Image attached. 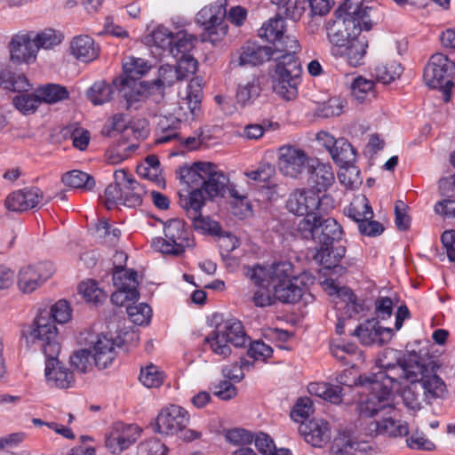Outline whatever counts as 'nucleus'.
<instances>
[{"label":"nucleus","instance_id":"1","mask_svg":"<svg viewBox=\"0 0 455 455\" xmlns=\"http://www.w3.org/2000/svg\"><path fill=\"white\" fill-rule=\"evenodd\" d=\"M47 317H39L37 328L29 330L26 345H37L44 353L45 360L44 375L48 386L61 389L70 388L75 384V376L72 371L61 363L58 356L60 345L58 340V329L49 323Z\"/></svg>","mask_w":455,"mask_h":455},{"label":"nucleus","instance_id":"2","mask_svg":"<svg viewBox=\"0 0 455 455\" xmlns=\"http://www.w3.org/2000/svg\"><path fill=\"white\" fill-rule=\"evenodd\" d=\"M375 10L363 0H345L335 11V19L327 24V37L332 44L333 54L342 50L363 30L369 31L374 23Z\"/></svg>","mask_w":455,"mask_h":455},{"label":"nucleus","instance_id":"3","mask_svg":"<svg viewBox=\"0 0 455 455\" xmlns=\"http://www.w3.org/2000/svg\"><path fill=\"white\" fill-rule=\"evenodd\" d=\"M124 75L114 79L119 96L125 100L127 110L139 109L148 98L149 84L138 81L150 66L141 58L129 57L123 64Z\"/></svg>","mask_w":455,"mask_h":455},{"label":"nucleus","instance_id":"4","mask_svg":"<svg viewBox=\"0 0 455 455\" xmlns=\"http://www.w3.org/2000/svg\"><path fill=\"white\" fill-rule=\"evenodd\" d=\"M291 265L289 262H278L268 267L255 266L248 275L251 280L267 285H272L275 299L283 303H296L303 295V287L294 283L291 279Z\"/></svg>","mask_w":455,"mask_h":455},{"label":"nucleus","instance_id":"5","mask_svg":"<svg viewBox=\"0 0 455 455\" xmlns=\"http://www.w3.org/2000/svg\"><path fill=\"white\" fill-rule=\"evenodd\" d=\"M60 44V38L52 29L40 33L20 32L12 37L9 44L11 60L16 63L34 62L40 49L50 50Z\"/></svg>","mask_w":455,"mask_h":455},{"label":"nucleus","instance_id":"6","mask_svg":"<svg viewBox=\"0 0 455 455\" xmlns=\"http://www.w3.org/2000/svg\"><path fill=\"white\" fill-rule=\"evenodd\" d=\"M276 61L273 78L274 92L286 100H294L300 84L301 66L295 53L275 57Z\"/></svg>","mask_w":455,"mask_h":455},{"label":"nucleus","instance_id":"7","mask_svg":"<svg viewBox=\"0 0 455 455\" xmlns=\"http://www.w3.org/2000/svg\"><path fill=\"white\" fill-rule=\"evenodd\" d=\"M323 214L314 215L313 219H302L297 224V232L301 238L312 240L315 246H331L341 239L343 230L336 220H323Z\"/></svg>","mask_w":455,"mask_h":455},{"label":"nucleus","instance_id":"8","mask_svg":"<svg viewBox=\"0 0 455 455\" xmlns=\"http://www.w3.org/2000/svg\"><path fill=\"white\" fill-rule=\"evenodd\" d=\"M455 76V63L446 55L437 52L431 56L424 68L423 79L427 86L439 89L443 92V100H451L452 78Z\"/></svg>","mask_w":455,"mask_h":455},{"label":"nucleus","instance_id":"9","mask_svg":"<svg viewBox=\"0 0 455 455\" xmlns=\"http://www.w3.org/2000/svg\"><path fill=\"white\" fill-rule=\"evenodd\" d=\"M164 238L156 237L152 241V247L163 254L180 256L186 248L195 245L191 232L180 219H172L164 223Z\"/></svg>","mask_w":455,"mask_h":455},{"label":"nucleus","instance_id":"10","mask_svg":"<svg viewBox=\"0 0 455 455\" xmlns=\"http://www.w3.org/2000/svg\"><path fill=\"white\" fill-rule=\"evenodd\" d=\"M334 201L327 195L320 196L312 189H296L290 194L286 202L287 210L303 219H313L314 215L323 214L333 208Z\"/></svg>","mask_w":455,"mask_h":455},{"label":"nucleus","instance_id":"11","mask_svg":"<svg viewBox=\"0 0 455 455\" xmlns=\"http://www.w3.org/2000/svg\"><path fill=\"white\" fill-rule=\"evenodd\" d=\"M227 4V0H216L197 12L196 22L204 29V41L214 43L228 33V26L224 23Z\"/></svg>","mask_w":455,"mask_h":455},{"label":"nucleus","instance_id":"12","mask_svg":"<svg viewBox=\"0 0 455 455\" xmlns=\"http://www.w3.org/2000/svg\"><path fill=\"white\" fill-rule=\"evenodd\" d=\"M227 4V0H216L197 12L196 22L204 29V41L214 43L228 33V26L224 23Z\"/></svg>","mask_w":455,"mask_h":455},{"label":"nucleus","instance_id":"13","mask_svg":"<svg viewBox=\"0 0 455 455\" xmlns=\"http://www.w3.org/2000/svg\"><path fill=\"white\" fill-rule=\"evenodd\" d=\"M362 385H369L371 393L360 403L359 411L361 416L374 417L379 414L387 416L395 412L390 397L395 389L386 390V384L377 381H367L365 377H361Z\"/></svg>","mask_w":455,"mask_h":455},{"label":"nucleus","instance_id":"14","mask_svg":"<svg viewBox=\"0 0 455 455\" xmlns=\"http://www.w3.org/2000/svg\"><path fill=\"white\" fill-rule=\"evenodd\" d=\"M284 20L278 15L271 18L259 29V36L272 43L282 54L296 53L299 50V44L294 36L284 35Z\"/></svg>","mask_w":455,"mask_h":455},{"label":"nucleus","instance_id":"15","mask_svg":"<svg viewBox=\"0 0 455 455\" xmlns=\"http://www.w3.org/2000/svg\"><path fill=\"white\" fill-rule=\"evenodd\" d=\"M204 204V196L200 189H196L189 195L180 194V205L187 212L188 217L192 220L196 230L213 233L219 228L217 222L204 218L201 213Z\"/></svg>","mask_w":455,"mask_h":455},{"label":"nucleus","instance_id":"16","mask_svg":"<svg viewBox=\"0 0 455 455\" xmlns=\"http://www.w3.org/2000/svg\"><path fill=\"white\" fill-rule=\"evenodd\" d=\"M188 421L189 415L184 408L170 405L158 413L153 429L161 435H172L184 430Z\"/></svg>","mask_w":455,"mask_h":455},{"label":"nucleus","instance_id":"17","mask_svg":"<svg viewBox=\"0 0 455 455\" xmlns=\"http://www.w3.org/2000/svg\"><path fill=\"white\" fill-rule=\"evenodd\" d=\"M53 273L50 263L21 267L17 277V285L23 293H31L40 287Z\"/></svg>","mask_w":455,"mask_h":455},{"label":"nucleus","instance_id":"18","mask_svg":"<svg viewBox=\"0 0 455 455\" xmlns=\"http://www.w3.org/2000/svg\"><path fill=\"white\" fill-rule=\"evenodd\" d=\"M307 164V154L295 147L283 146L278 151V168L280 172L291 178H298Z\"/></svg>","mask_w":455,"mask_h":455},{"label":"nucleus","instance_id":"19","mask_svg":"<svg viewBox=\"0 0 455 455\" xmlns=\"http://www.w3.org/2000/svg\"><path fill=\"white\" fill-rule=\"evenodd\" d=\"M402 353L396 349L386 348L381 355L378 358V364L379 370L377 372H371L368 376H364L367 381H377L387 386H384L386 390L395 389V380L390 379L392 371H396L398 365L403 361Z\"/></svg>","mask_w":455,"mask_h":455},{"label":"nucleus","instance_id":"20","mask_svg":"<svg viewBox=\"0 0 455 455\" xmlns=\"http://www.w3.org/2000/svg\"><path fill=\"white\" fill-rule=\"evenodd\" d=\"M352 335L357 337L364 346L373 344L382 346L392 339L394 331L391 328H383L379 325L378 321L371 319L361 323L353 331Z\"/></svg>","mask_w":455,"mask_h":455},{"label":"nucleus","instance_id":"21","mask_svg":"<svg viewBox=\"0 0 455 455\" xmlns=\"http://www.w3.org/2000/svg\"><path fill=\"white\" fill-rule=\"evenodd\" d=\"M44 200V193L36 187L26 188L11 193L5 206L12 212H25L36 207Z\"/></svg>","mask_w":455,"mask_h":455},{"label":"nucleus","instance_id":"22","mask_svg":"<svg viewBox=\"0 0 455 455\" xmlns=\"http://www.w3.org/2000/svg\"><path fill=\"white\" fill-rule=\"evenodd\" d=\"M282 53L268 45H260L255 42H247L241 48L239 65L258 66L265 61L274 60Z\"/></svg>","mask_w":455,"mask_h":455},{"label":"nucleus","instance_id":"23","mask_svg":"<svg viewBox=\"0 0 455 455\" xmlns=\"http://www.w3.org/2000/svg\"><path fill=\"white\" fill-rule=\"evenodd\" d=\"M299 431L305 441L313 447L322 448L331 437L330 424L323 419H311L299 426Z\"/></svg>","mask_w":455,"mask_h":455},{"label":"nucleus","instance_id":"24","mask_svg":"<svg viewBox=\"0 0 455 455\" xmlns=\"http://www.w3.org/2000/svg\"><path fill=\"white\" fill-rule=\"evenodd\" d=\"M428 373L429 371L425 364L410 355L408 358L403 357L396 371H392L389 373L390 376L387 377L395 380V389H398L403 379L412 383V381H419L422 375Z\"/></svg>","mask_w":455,"mask_h":455},{"label":"nucleus","instance_id":"25","mask_svg":"<svg viewBox=\"0 0 455 455\" xmlns=\"http://www.w3.org/2000/svg\"><path fill=\"white\" fill-rule=\"evenodd\" d=\"M393 413L381 416V420L370 421L366 427V433L370 435H383L393 437L407 435L409 427L406 422L395 420Z\"/></svg>","mask_w":455,"mask_h":455},{"label":"nucleus","instance_id":"26","mask_svg":"<svg viewBox=\"0 0 455 455\" xmlns=\"http://www.w3.org/2000/svg\"><path fill=\"white\" fill-rule=\"evenodd\" d=\"M72 310L68 302L66 299H60L54 305L52 306L50 311L44 309L41 311L36 317L33 324L28 326L22 330V339L27 342V337L25 334L28 333L29 330L37 328V320L39 317H47L50 324H52L56 329L55 323H65L71 318Z\"/></svg>","mask_w":455,"mask_h":455},{"label":"nucleus","instance_id":"27","mask_svg":"<svg viewBox=\"0 0 455 455\" xmlns=\"http://www.w3.org/2000/svg\"><path fill=\"white\" fill-rule=\"evenodd\" d=\"M69 49L75 59L84 63L93 61L100 54V46L87 35L75 36L70 42Z\"/></svg>","mask_w":455,"mask_h":455},{"label":"nucleus","instance_id":"28","mask_svg":"<svg viewBox=\"0 0 455 455\" xmlns=\"http://www.w3.org/2000/svg\"><path fill=\"white\" fill-rule=\"evenodd\" d=\"M210 168V163H195L192 166L180 167L178 172V178L182 184L191 188L188 192L189 195L196 189L202 191L203 183H204V172Z\"/></svg>","mask_w":455,"mask_h":455},{"label":"nucleus","instance_id":"29","mask_svg":"<svg viewBox=\"0 0 455 455\" xmlns=\"http://www.w3.org/2000/svg\"><path fill=\"white\" fill-rule=\"evenodd\" d=\"M92 353L95 365L100 369L107 368L116 355L114 340L105 335L98 336L92 347Z\"/></svg>","mask_w":455,"mask_h":455},{"label":"nucleus","instance_id":"30","mask_svg":"<svg viewBox=\"0 0 455 455\" xmlns=\"http://www.w3.org/2000/svg\"><path fill=\"white\" fill-rule=\"evenodd\" d=\"M180 125V121L176 118H172L171 124H165L164 121L159 124L160 129L162 130V135L158 137L156 141L158 143H166L173 140H178L180 143L184 144L185 148L193 150L196 149L202 143L200 136H188L186 139H182L180 136V132L177 131Z\"/></svg>","mask_w":455,"mask_h":455},{"label":"nucleus","instance_id":"31","mask_svg":"<svg viewBox=\"0 0 455 455\" xmlns=\"http://www.w3.org/2000/svg\"><path fill=\"white\" fill-rule=\"evenodd\" d=\"M216 169L217 167L210 163L209 170L204 172V183L201 188L203 196L205 193L209 197L213 198L222 195L225 191L228 178Z\"/></svg>","mask_w":455,"mask_h":455},{"label":"nucleus","instance_id":"32","mask_svg":"<svg viewBox=\"0 0 455 455\" xmlns=\"http://www.w3.org/2000/svg\"><path fill=\"white\" fill-rule=\"evenodd\" d=\"M334 173L329 164L317 162L312 164L308 182L317 192L325 191L334 181Z\"/></svg>","mask_w":455,"mask_h":455},{"label":"nucleus","instance_id":"33","mask_svg":"<svg viewBox=\"0 0 455 455\" xmlns=\"http://www.w3.org/2000/svg\"><path fill=\"white\" fill-rule=\"evenodd\" d=\"M217 326L218 331L226 335L230 344L235 347H245L250 339L245 334L242 323L236 319L226 320Z\"/></svg>","mask_w":455,"mask_h":455},{"label":"nucleus","instance_id":"34","mask_svg":"<svg viewBox=\"0 0 455 455\" xmlns=\"http://www.w3.org/2000/svg\"><path fill=\"white\" fill-rule=\"evenodd\" d=\"M419 383L422 385L429 404L437 399H443L448 393L446 384L435 373L429 372L427 375H422Z\"/></svg>","mask_w":455,"mask_h":455},{"label":"nucleus","instance_id":"35","mask_svg":"<svg viewBox=\"0 0 455 455\" xmlns=\"http://www.w3.org/2000/svg\"><path fill=\"white\" fill-rule=\"evenodd\" d=\"M400 395L404 405L413 411H419L424 404H429L419 381L410 383L402 389Z\"/></svg>","mask_w":455,"mask_h":455},{"label":"nucleus","instance_id":"36","mask_svg":"<svg viewBox=\"0 0 455 455\" xmlns=\"http://www.w3.org/2000/svg\"><path fill=\"white\" fill-rule=\"evenodd\" d=\"M367 46L365 40L355 36L342 50L336 52L334 54L344 56L349 65L357 67L363 63Z\"/></svg>","mask_w":455,"mask_h":455},{"label":"nucleus","instance_id":"37","mask_svg":"<svg viewBox=\"0 0 455 455\" xmlns=\"http://www.w3.org/2000/svg\"><path fill=\"white\" fill-rule=\"evenodd\" d=\"M345 248L331 246H315V253L313 259L324 268L331 269L339 265V261L345 256Z\"/></svg>","mask_w":455,"mask_h":455},{"label":"nucleus","instance_id":"38","mask_svg":"<svg viewBox=\"0 0 455 455\" xmlns=\"http://www.w3.org/2000/svg\"><path fill=\"white\" fill-rule=\"evenodd\" d=\"M115 183L109 184L105 189L104 204L108 210L113 209L117 204H122L123 182L126 178L125 170H118L114 173Z\"/></svg>","mask_w":455,"mask_h":455},{"label":"nucleus","instance_id":"39","mask_svg":"<svg viewBox=\"0 0 455 455\" xmlns=\"http://www.w3.org/2000/svg\"><path fill=\"white\" fill-rule=\"evenodd\" d=\"M144 193V188L126 172L125 180L123 182L122 204L131 208L140 205Z\"/></svg>","mask_w":455,"mask_h":455},{"label":"nucleus","instance_id":"40","mask_svg":"<svg viewBox=\"0 0 455 455\" xmlns=\"http://www.w3.org/2000/svg\"><path fill=\"white\" fill-rule=\"evenodd\" d=\"M117 88L112 84L105 81L95 82L87 91V98L93 105H103L113 99L115 91Z\"/></svg>","mask_w":455,"mask_h":455},{"label":"nucleus","instance_id":"41","mask_svg":"<svg viewBox=\"0 0 455 455\" xmlns=\"http://www.w3.org/2000/svg\"><path fill=\"white\" fill-rule=\"evenodd\" d=\"M330 154L333 161L342 168L352 164L356 158L355 148L344 138L338 139V142L331 149Z\"/></svg>","mask_w":455,"mask_h":455},{"label":"nucleus","instance_id":"42","mask_svg":"<svg viewBox=\"0 0 455 455\" xmlns=\"http://www.w3.org/2000/svg\"><path fill=\"white\" fill-rule=\"evenodd\" d=\"M0 87L12 92H27L30 84L23 75L13 73L9 68H0Z\"/></svg>","mask_w":455,"mask_h":455},{"label":"nucleus","instance_id":"43","mask_svg":"<svg viewBox=\"0 0 455 455\" xmlns=\"http://www.w3.org/2000/svg\"><path fill=\"white\" fill-rule=\"evenodd\" d=\"M403 73V67L396 61H390L386 64H378L371 71V76L377 82L383 84H389L399 78Z\"/></svg>","mask_w":455,"mask_h":455},{"label":"nucleus","instance_id":"44","mask_svg":"<svg viewBox=\"0 0 455 455\" xmlns=\"http://www.w3.org/2000/svg\"><path fill=\"white\" fill-rule=\"evenodd\" d=\"M347 216L355 221L358 226L365 220H371L373 212L368 199L365 196L354 199L347 208Z\"/></svg>","mask_w":455,"mask_h":455},{"label":"nucleus","instance_id":"45","mask_svg":"<svg viewBox=\"0 0 455 455\" xmlns=\"http://www.w3.org/2000/svg\"><path fill=\"white\" fill-rule=\"evenodd\" d=\"M182 80V75L179 73L175 66L169 64L162 65L158 70V77L149 84V92L155 87L163 90L165 87H170L177 81Z\"/></svg>","mask_w":455,"mask_h":455},{"label":"nucleus","instance_id":"46","mask_svg":"<svg viewBox=\"0 0 455 455\" xmlns=\"http://www.w3.org/2000/svg\"><path fill=\"white\" fill-rule=\"evenodd\" d=\"M61 180L66 186L85 191H91L95 187L94 178L82 171L73 170L66 172Z\"/></svg>","mask_w":455,"mask_h":455},{"label":"nucleus","instance_id":"47","mask_svg":"<svg viewBox=\"0 0 455 455\" xmlns=\"http://www.w3.org/2000/svg\"><path fill=\"white\" fill-rule=\"evenodd\" d=\"M196 37L185 31H180L173 36L169 52L176 59L190 55V51L194 48Z\"/></svg>","mask_w":455,"mask_h":455},{"label":"nucleus","instance_id":"48","mask_svg":"<svg viewBox=\"0 0 455 455\" xmlns=\"http://www.w3.org/2000/svg\"><path fill=\"white\" fill-rule=\"evenodd\" d=\"M42 102L53 104L68 99V89L60 84H48L37 89Z\"/></svg>","mask_w":455,"mask_h":455},{"label":"nucleus","instance_id":"49","mask_svg":"<svg viewBox=\"0 0 455 455\" xmlns=\"http://www.w3.org/2000/svg\"><path fill=\"white\" fill-rule=\"evenodd\" d=\"M14 107L24 115L34 113L42 103L40 95L36 93L21 92L12 99Z\"/></svg>","mask_w":455,"mask_h":455},{"label":"nucleus","instance_id":"50","mask_svg":"<svg viewBox=\"0 0 455 455\" xmlns=\"http://www.w3.org/2000/svg\"><path fill=\"white\" fill-rule=\"evenodd\" d=\"M204 341L210 345L212 351L217 355L225 358L231 353L229 340L227 339L226 335L218 331L217 325L212 333L205 338Z\"/></svg>","mask_w":455,"mask_h":455},{"label":"nucleus","instance_id":"51","mask_svg":"<svg viewBox=\"0 0 455 455\" xmlns=\"http://www.w3.org/2000/svg\"><path fill=\"white\" fill-rule=\"evenodd\" d=\"M78 291L87 302L96 306L106 300L108 297L104 291L99 288L97 283L92 280L82 282L78 286Z\"/></svg>","mask_w":455,"mask_h":455},{"label":"nucleus","instance_id":"52","mask_svg":"<svg viewBox=\"0 0 455 455\" xmlns=\"http://www.w3.org/2000/svg\"><path fill=\"white\" fill-rule=\"evenodd\" d=\"M120 277H115V286L116 291L111 295V301L116 306H124L127 301H136L140 298L137 289H125L120 283Z\"/></svg>","mask_w":455,"mask_h":455},{"label":"nucleus","instance_id":"53","mask_svg":"<svg viewBox=\"0 0 455 455\" xmlns=\"http://www.w3.org/2000/svg\"><path fill=\"white\" fill-rule=\"evenodd\" d=\"M374 82L370 79L358 76L354 79L351 84L353 97L359 102H363L368 95L374 96Z\"/></svg>","mask_w":455,"mask_h":455},{"label":"nucleus","instance_id":"54","mask_svg":"<svg viewBox=\"0 0 455 455\" xmlns=\"http://www.w3.org/2000/svg\"><path fill=\"white\" fill-rule=\"evenodd\" d=\"M126 312L131 321L138 325L148 324L152 315V310L146 303L129 305Z\"/></svg>","mask_w":455,"mask_h":455},{"label":"nucleus","instance_id":"55","mask_svg":"<svg viewBox=\"0 0 455 455\" xmlns=\"http://www.w3.org/2000/svg\"><path fill=\"white\" fill-rule=\"evenodd\" d=\"M252 281L258 286L251 299L254 305L261 307L272 305L275 299L272 285H267V281L262 280V283Z\"/></svg>","mask_w":455,"mask_h":455},{"label":"nucleus","instance_id":"56","mask_svg":"<svg viewBox=\"0 0 455 455\" xmlns=\"http://www.w3.org/2000/svg\"><path fill=\"white\" fill-rule=\"evenodd\" d=\"M92 359L93 355L91 350L80 349L69 357V362L77 371L86 373L92 369Z\"/></svg>","mask_w":455,"mask_h":455},{"label":"nucleus","instance_id":"57","mask_svg":"<svg viewBox=\"0 0 455 455\" xmlns=\"http://www.w3.org/2000/svg\"><path fill=\"white\" fill-rule=\"evenodd\" d=\"M112 430L116 431L120 435L121 441L127 448L135 443L140 435V427L132 424L124 425L122 422H117L114 424Z\"/></svg>","mask_w":455,"mask_h":455},{"label":"nucleus","instance_id":"58","mask_svg":"<svg viewBox=\"0 0 455 455\" xmlns=\"http://www.w3.org/2000/svg\"><path fill=\"white\" fill-rule=\"evenodd\" d=\"M140 380L148 388L158 387L163 384L164 373L156 365L151 364L141 369Z\"/></svg>","mask_w":455,"mask_h":455},{"label":"nucleus","instance_id":"59","mask_svg":"<svg viewBox=\"0 0 455 455\" xmlns=\"http://www.w3.org/2000/svg\"><path fill=\"white\" fill-rule=\"evenodd\" d=\"M275 174V167L269 163H260L255 170L247 171L244 175L253 181L267 182Z\"/></svg>","mask_w":455,"mask_h":455},{"label":"nucleus","instance_id":"60","mask_svg":"<svg viewBox=\"0 0 455 455\" xmlns=\"http://www.w3.org/2000/svg\"><path fill=\"white\" fill-rule=\"evenodd\" d=\"M356 444V441L350 435L346 432L339 433L332 443V451L336 454H353V451Z\"/></svg>","mask_w":455,"mask_h":455},{"label":"nucleus","instance_id":"61","mask_svg":"<svg viewBox=\"0 0 455 455\" xmlns=\"http://www.w3.org/2000/svg\"><path fill=\"white\" fill-rule=\"evenodd\" d=\"M252 366V363L249 362L244 358H241L240 363H234L229 365H226L222 369V374L225 378L229 380H235L236 382L241 381L244 378L243 370L249 369Z\"/></svg>","mask_w":455,"mask_h":455},{"label":"nucleus","instance_id":"62","mask_svg":"<svg viewBox=\"0 0 455 455\" xmlns=\"http://www.w3.org/2000/svg\"><path fill=\"white\" fill-rule=\"evenodd\" d=\"M259 86L253 82L240 85L236 92V100L242 106H245L252 102L259 95Z\"/></svg>","mask_w":455,"mask_h":455},{"label":"nucleus","instance_id":"63","mask_svg":"<svg viewBox=\"0 0 455 455\" xmlns=\"http://www.w3.org/2000/svg\"><path fill=\"white\" fill-rule=\"evenodd\" d=\"M313 411V402L311 399L309 397H300L291 411V418L294 421L299 422L307 419Z\"/></svg>","mask_w":455,"mask_h":455},{"label":"nucleus","instance_id":"64","mask_svg":"<svg viewBox=\"0 0 455 455\" xmlns=\"http://www.w3.org/2000/svg\"><path fill=\"white\" fill-rule=\"evenodd\" d=\"M166 452V446L156 438L143 442L138 446L139 455H165Z\"/></svg>","mask_w":455,"mask_h":455}]
</instances>
